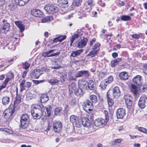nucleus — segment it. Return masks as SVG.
<instances>
[{"label": "nucleus", "mask_w": 147, "mask_h": 147, "mask_svg": "<svg viewBox=\"0 0 147 147\" xmlns=\"http://www.w3.org/2000/svg\"><path fill=\"white\" fill-rule=\"evenodd\" d=\"M31 108V113L34 119H39L42 116L46 115L45 108L42 104L33 105Z\"/></svg>", "instance_id": "1"}, {"label": "nucleus", "mask_w": 147, "mask_h": 147, "mask_svg": "<svg viewBox=\"0 0 147 147\" xmlns=\"http://www.w3.org/2000/svg\"><path fill=\"white\" fill-rule=\"evenodd\" d=\"M94 2L93 0H88L86 2V7L84 10L82 11V15L79 18L82 19V17H86L91 11L92 7L94 5Z\"/></svg>", "instance_id": "2"}, {"label": "nucleus", "mask_w": 147, "mask_h": 147, "mask_svg": "<svg viewBox=\"0 0 147 147\" xmlns=\"http://www.w3.org/2000/svg\"><path fill=\"white\" fill-rule=\"evenodd\" d=\"M104 113L105 115V119L102 118H98L96 119L94 122L95 125L96 127H102L105 125L107 124L109 120V117L108 115V112L104 111Z\"/></svg>", "instance_id": "3"}, {"label": "nucleus", "mask_w": 147, "mask_h": 147, "mask_svg": "<svg viewBox=\"0 0 147 147\" xmlns=\"http://www.w3.org/2000/svg\"><path fill=\"white\" fill-rule=\"evenodd\" d=\"M70 122L76 127H80L82 126V121L80 119L74 115H71L69 117Z\"/></svg>", "instance_id": "4"}, {"label": "nucleus", "mask_w": 147, "mask_h": 147, "mask_svg": "<svg viewBox=\"0 0 147 147\" xmlns=\"http://www.w3.org/2000/svg\"><path fill=\"white\" fill-rule=\"evenodd\" d=\"M44 9L47 12L49 13H57L59 10L58 8L57 7L50 4L46 5L44 7Z\"/></svg>", "instance_id": "5"}, {"label": "nucleus", "mask_w": 147, "mask_h": 147, "mask_svg": "<svg viewBox=\"0 0 147 147\" xmlns=\"http://www.w3.org/2000/svg\"><path fill=\"white\" fill-rule=\"evenodd\" d=\"M82 107L83 109L88 113H90L93 109L92 104L89 100H87L84 102L82 105Z\"/></svg>", "instance_id": "6"}, {"label": "nucleus", "mask_w": 147, "mask_h": 147, "mask_svg": "<svg viewBox=\"0 0 147 147\" xmlns=\"http://www.w3.org/2000/svg\"><path fill=\"white\" fill-rule=\"evenodd\" d=\"M29 121V117L27 114H23L21 117V123L22 127L25 129L28 126Z\"/></svg>", "instance_id": "7"}, {"label": "nucleus", "mask_w": 147, "mask_h": 147, "mask_svg": "<svg viewBox=\"0 0 147 147\" xmlns=\"http://www.w3.org/2000/svg\"><path fill=\"white\" fill-rule=\"evenodd\" d=\"M11 105L9 108L6 109L3 113V116L7 120H10L12 118V115L13 114V110L11 107Z\"/></svg>", "instance_id": "8"}, {"label": "nucleus", "mask_w": 147, "mask_h": 147, "mask_svg": "<svg viewBox=\"0 0 147 147\" xmlns=\"http://www.w3.org/2000/svg\"><path fill=\"white\" fill-rule=\"evenodd\" d=\"M3 23L2 28L0 29V33L2 34H5L9 30L10 24L8 23L7 21L4 20L2 21Z\"/></svg>", "instance_id": "9"}, {"label": "nucleus", "mask_w": 147, "mask_h": 147, "mask_svg": "<svg viewBox=\"0 0 147 147\" xmlns=\"http://www.w3.org/2000/svg\"><path fill=\"white\" fill-rule=\"evenodd\" d=\"M124 98L128 108L130 109L132 104V98L131 96L128 94L124 96Z\"/></svg>", "instance_id": "10"}, {"label": "nucleus", "mask_w": 147, "mask_h": 147, "mask_svg": "<svg viewBox=\"0 0 147 147\" xmlns=\"http://www.w3.org/2000/svg\"><path fill=\"white\" fill-rule=\"evenodd\" d=\"M62 124L59 121H54L53 122V127L54 131L56 132H59L62 129Z\"/></svg>", "instance_id": "11"}, {"label": "nucleus", "mask_w": 147, "mask_h": 147, "mask_svg": "<svg viewBox=\"0 0 147 147\" xmlns=\"http://www.w3.org/2000/svg\"><path fill=\"white\" fill-rule=\"evenodd\" d=\"M88 40L86 38H84L80 40H78L76 42V46L79 49L82 48L86 45Z\"/></svg>", "instance_id": "12"}, {"label": "nucleus", "mask_w": 147, "mask_h": 147, "mask_svg": "<svg viewBox=\"0 0 147 147\" xmlns=\"http://www.w3.org/2000/svg\"><path fill=\"white\" fill-rule=\"evenodd\" d=\"M55 51V49H52L49 50L47 52H44L42 53V56L44 57H48L59 55L60 53V52H58L51 54Z\"/></svg>", "instance_id": "13"}, {"label": "nucleus", "mask_w": 147, "mask_h": 147, "mask_svg": "<svg viewBox=\"0 0 147 147\" xmlns=\"http://www.w3.org/2000/svg\"><path fill=\"white\" fill-rule=\"evenodd\" d=\"M90 73L87 70H82L77 71L76 74V76L77 78L84 76L87 78L89 75Z\"/></svg>", "instance_id": "14"}, {"label": "nucleus", "mask_w": 147, "mask_h": 147, "mask_svg": "<svg viewBox=\"0 0 147 147\" xmlns=\"http://www.w3.org/2000/svg\"><path fill=\"white\" fill-rule=\"evenodd\" d=\"M141 78L142 77L140 76H136L133 79V82L131 84H134V85L138 86H141L142 83Z\"/></svg>", "instance_id": "15"}, {"label": "nucleus", "mask_w": 147, "mask_h": 147, "mask_svg": "<svg viewBox=\"0 0 147 147\" xmlns=\"http://www.w3.org/2000/svg\"><path fill=\"white\" fill-rule=\"evenodd\" d=\"M26 80H22L20 83V91L22 92L23 90L25 89L26 88H29L31 86L32 83L30 82H27L26 83V86H24Z\"/></svg>", "instance_id": "16"}, {"label": "nucleus", "mask_w": 147, "mask_h": 147, "mask_svg": "<svg viewBox=\"0 0 147 147\" xmlns=\"http://www.w3.org/2000/svg\"><path fill=\"white\" fill-rule=\"evenodd\" d=\"M31 14L36 17H43V13L40 10L37 9H33L31 11Z\"/></svg>", "instance_id": "17"}, {"label": "nucleus", "mask_w": 147, "mask_h": 147, "mask_svg": "<svg viewBox=\"0 0 147 147\" xmlns=\"http://www.w3.org/2000/svg\"><path fill=\"white\" fill-rule=\"evenodd\" d=\"M146 99V95H142L141 96L138 103V106L140 108L143 109L145 107V100Z\"/></svg>", "instance_id": "18"}, {"label": "nucleus", "mask_w": 147, "mask_h": 147, "mask_svg": "<svg viewBox=\"0 0 147 147\" xmlns=\"http://www.w3.org/2000/svg\"><path fill=\"white\" fill-rule=\"evenodd\" d=\"M126 114L125 110L123 108L118 109L116 112L117 117L119 119H122Z\"/></svg>", "instance_id": "19"}, {"label": "nucleus", "mask_w": 147, "mask_h": 147, "mask_svg": "<svg viewBox=\"0 0 147 147\" xmlns=\"http://www.w3.org/2000/svg\"><path fill=\"white\" fill-rule=\"evenodd\" d=\"M131 92L135 95H136L139 93L140 90V86L134 85V84H131Z\"/></svg>", "instance_id": "20"}, {"label": "nucleus", "mask_w": 147, "mask_h": 147, "mask_svg": "<svg viewBox=\"0 0 147 147\" xmlns=\"http://www.w3.org/2000/svg\"><path fill=\"white\" fill-rule=\"evenodd\" d=\"M82 124L83 125L86 127H89L91 125V122L88 119L85 117H82Z\"/></svg>", "instance_id": "21"}, {"label": "nucleus", "mask_w": 147, "mask_h": 147, "mask_svg": "<svg viewBox=\"0 0 147 147\" xmlns=\"http://www.w3.org/2000/svg\"><path fill=\"white\" fill-rule=\"evenodd\" d=\"M113 95L114 98H118L121 95V92L119 88L117 86L115 87L113 90Z\"/></svg>", "instance_id": "22"}, {"label": "nucleus", "mask_w": 147, "mask_h": 147, "mask_svg": "<svg viewBox=\"0 0 147 147\" xmlns=\"http://www.w3.org/2000/svg\"><path fill=\"white\" fill-rule=\"evenodd\" d=\"M82 34L83 32L81 30H78L76 32L74 33V34L72 36L71 39L74 41L76 39L81 37L82 35Z\"/></svg>", "instance_id": "23"}, {"label": "nucleus", "mask_w": 147, "mask_h": 147, "mask_svg": "<svg viewBox=\"0 0 147 147\" xmlns=\"http://www.w3.org/2000/svg\"><path fill=\"white\" fill-rule=\"evenodd\" d=\"M42 74V71H40V69H35L34 70V72L32 75V77L33 78H38L39 76Z\"/></svg>", "instance_id": "24"}, {"label": "nucleus", "mask_w": 147, "mask_h": 147, "mask_svg": "<svg viewBox=\"0 0 147 147\" xmlns=\"http://www.w3.org/2000/svg\"><path fill=\"white\" fill-rule=\"evenodd\" d=\"M15 23L18 27L20 29V32H22L24 30L25 26L22 24V22L21 21H16Z\"/></svg>", "instance_id": "25"}, {"label": "nucleus", "mask_w": 147, "mask_h": 147, "mask_svg": "<svg viewBox=\"0 0 147 147\" xmlns=\"http://www.w3.org/2000/svg\"><path fill=\"white\" fill-rule=\"evenodd\" d=\"M78 86L79 88L84 89H87V82L84 80H80L78 82Z\"/></svg>", "instance_id": "26"}, {"label": "nucleus", "mask_w": 147, "mask_h": 147, "mask_svg": "<svg viewBox=\"0 0 147 147\" xmlns=\"http://www.w3.org/2000/svg\"><path fill=\"white\" fill-rule=\"evenodd\" d=\"M119 76L121 80H127L129 77L127 73L125 71L120 73L119 74Z\"/></svg>", "instance_id": "27"}, {"label": "nucleus", "mask_w": 147, "mask_h": 147, "mask_svg": "<svg viewBox=\"0 0 147 147\" xmlns=\"http://www.w3.org/2000/svg\"><path fill=\"white\" fill-rule=\"evenodd\" d=\"M94 81L90 80H89L88 82L87 86V90H93L94 88Z\"/></svg>", "instance_id": "28"}, {"label": "nucleus", "mask_w": 147, "mask_h": 147, "mask_svg": "<svg viewBox=\"0 0 147 147\" xmlns=\"http://www.w3.org/2000/svg\"><path fill=\"white\" fill-rule=\"evenodd\" d=\"M83 89L79 88L76 89L74 92L75 94L79 96H82L84 94V92Z\"/></svg>", "instance_id": "29"}, {"label": "nucleus", "mask_w": 147, "mask_h": 147, "mask_svg": "<svg viewBox=\"0 0 147 147\" xmlns=\"http://www.w3.org/2000/svg\"><path fill=\"white\" fill-rule=\"evenodd\" d=\"M30 0H15V2L17 5L22 6L25 5Z\"/></svg>", "instance_id": "30"}, {"label": "nucleus", "mask_w": 147, "mask_h": 147, "mask_svg": "<svg viewBox=\"0 0 147 147\" xmlns=\"http://www.w3.org/2000/svg\"><path fill=\"white\" fill-rule=\"evenodd\" d=\"M83 51V49H80L75 51H73L71 55L74 57L80 55Z\"/></svg>", "instance_id": "31"}, {"label": "nucleus", "mask_w": 147, "mask_h": 147, "mask_svg": "<svg viewBox=\"0 0 147 147\" xmlns=\"http://www.w3.org/2000/svg\"><path fill=\"white\" fill-rule=\"evenodd\" d=\"M60 82L62 83L64 82L66 79L67 76V73L65 71H63L61 74Z\"/></svg>", "instance_id": "32"}, {"label": "nucleus", "mask_w": 147, "mask_h": 147, "mask_svg": "<svg viewBox=\"0 0 147 147\" xmlns=\"http://www.w3.org/2000/svg\"><path fill=\"white\" fill-rule=\"evenodd\" d=\"M69 91L70 93H71L75 91L76 89V85L75 83H73L68 86Z\"/></svg>", "instance_id": "33"}, {"label": "nucleus", "mask_w": 147, "mask_h": 147, "mask_svg": "<svg viewBox=\"0 0 147 147\" xmlns=\"http://www.w3.org/2000/svg\"><path fill=\"white\" fill-rule=\"evenodd\" d=\"M10 101V98L7 96H4L2 98V103L4 105L8 104Z\"/></svg>", "instance_id": "34"}, {"label": "nucleus", "mask_w": 147, "mask_h": 147, "mask_svg": "<svg viewBox=\"0 0 147 147\" xmlns=\"http://www.w3.org/2000/svg\"><path fill=\"white\" fill-rule=\"evenodd\" d=\"M40 100L42 102H45L49 100V97L47 94H42L41 96Z\"/></svg>", "instance_id": "35"}, {"label": "nucleus", "mask_w": 147, "mask_h": 147, "mask_svg": "<svg viewBox=\"0 0 147 147\" xmlns=\"http://www.w3.org/2000/svg\"><path fill=\"white\" fill-rule=\"evenodd\" d=\"M53 20V18L51 16H48L43 18L42 19V22L46 23L51 21Z\"/></svg>", "instance_id": "36"}, {"label": "nucleus", "mask_w": 147, "mask_h": 147, "mask_svg": "<svg viewBox=\"0 0 147 147\" xmlns=\"http://www.w3.org/2000/svg\"><path fill=\"white\" fill-rule=\"evenodd\" d=\"M66 37V36H61L58 37V38H55L53 40V42H56L57 41L61 42L65 39Z\"/></svg>", "instance_id": "37"}, {"label": "nucleus", "mask_w": 147, "mask_h": 147, "mask_svg": "<svg viewBox=\"0 0 147 147\" xmlns=\"http://www.w3.org/2000/svg\"><path fill=\"white\" fill-rule=\"evenodd\" d=\"M59 80L56 79L50 80L48 81V82L53 85L57 84L59 83Z\"/></svg>", "instance_id": "38"}, {"label": "nucleus", "mask_w": 147, "mask_h": 147, "mask_svg": "<svg viewBox=\"0 0 147 147\" xmlns=\"http://www.w3.org/2000/svg\"><path fill=\"white\" fill-rule=\"evenodd\" d=\"M98 51V50H93L88 54V56H90L91 57H93L97 55Z\"/></svg>", "instance_id": "39"}, {"label": "nucleus", "mask_w": 147, "mask_h": 147, "mask_svg": "<svg viewBox=\"0 0 147 147\" xmlns=\"http://www.w3.org/2000/svg\"><path fill=\"white\" fill-rule=\"evenodd\" d=\"M122 141V139H118L115 140L112 142L111 144L113 146L117 145L118 144L120 143Z\"/></svg>", "instance_id": "40"}, {"label": "nucleus", "mask_w": 147, "mask_h": 147, "mask_svg": "<svg viewBox=\"0 0 147 147\" xmlns=\"http://www.w3.org/2000/svg\"><path fill=\"white\" fill-rule=\"evenodd\" d=\"M46 109L47 113V116H50L51 113V106L49 105H48L46 107Z\"/></svg>", "instance_id": "41"}, {"label": "nucleus", "mask_w": 147, "mask_h": 147, "mask_svg": "<svg viewBox=\"0 0 147 147\" xmlns=\"http://www.w3.org/2000/svg\"><path fill=\"white\" fill-rule=\"evenodd\" d=\"M108 84L105 81H103L101 82L100 86L103 90H104L106 89V87Z\"/></svg>", "instance_id": "42"}, {"label": "nucleus", "mask_w": 147, "mask_h": 147, "mask_svg": "<svg viewBox=\"0 0 147 147\" xmlns=\"http://www.w3.org/2000/svg\"><path fill=\"white\" fill-rule=\"evenodd\" d=\"M21 98H16V100L14 101L13 105V108L15 109L16 107H17L21 101Z\"/></svg>", "instance_id": "43"}, {"label": "nucleus", "mask_w": 147, "mask_h": 147, "mask_svg": "<svg viewBox=\"0 0 147 147\" xmlns=\"http://www.w3.org/2000/svg\"><path fill=\"white\" fill-rule=\"evenodd\" d=\"M121 19L123 21H127L130 20L131 18L128 16L123 15L121 17Z\"/></svg>", "instance_id": "44"}, {"label": "nucleus", "mask_w": 147, "mask_h": 147, "mask_svg": "<svg viewBox=\"0 0 147 147\" xmlns=\"http://www.w3.org/2000/svg\"><path fill=\"white\" fill-rule=\"evenodd\" d=\"M30 63H28L27 62H25L22 64L23 67L24 69H28L30 67Z\"/></svg>", "instance_id": "45"}, {"label": "nucleus", "mask_w": 147, "mask_h": 147, "mask_svg": "<svg viewBox=\"0 0 147 147\" xmlns=\"http://www.w3.org/2000/svg\"><path fill=\"white\" fill-rule=\"evenodd\" d=\"M90 99L93 103H95L97 101L96 96L94 95H92L90 96Z\"/></svg>", "instance_id": "46"}, {"label": "nucleus", "mask_w": 147, "mask_h": 147, "mask_svg": "<svg viewBox=\"0 0 147 147\" xmlns=\"http://www.w3.org/2000/svg\"><path fill=\"white\" fill-rule=\"evenodd\" d=\"M58 3L59 4L67 5L68 4V0H57Z\"/></svg>", "instance_id": "47"}, {"label": "nucleus", "mask_w": 147, "mask_h": 147, "mask_svg": "<svg viewBox=\"0 0 147 147\" xmlns=\"http://www.w3.org/2000/svg\"><path fill=\"white\" fill-rule=\"evenodd\" d=\"M113 80V77L112 76H110L109 77L108 79H107L105 81L108 84L111 83Z\"/></svg>", "instance_id": "48"}, {"label": "nucleus", "mask_w": 147, "mask_h": 147, "mask_svg": "<svg viewBox=\"0 0 147 147\" xmlns=\"http://www.w3.org/2000/svg\"><path fill=\"white\" fill-rule=\"evenodd\" d=\"M62 108L61 107H59L56 108L55 110V115H58L59 114L60 112L62 111Z\"/></svg>", "instance_id": "49"}, {"label": "nucleus", "mask_w": 147, "mask_h": 147, "mask_svg": "<svg viewBox=\"0 0 147 147\" xmlns=\"http://www.w3.org/2000/svg\"><path fill=\"white\" fill-rule=\"evenodd\" d=\"M138 130L144 133L147 134V129L144 128L140 127L138 128Z\"/></svg>", "instance_id": "50"}, {"label": "nucleus", "mask_w": 147, "mask_h": 147, "mask_svg": "<svg viewBox=\"0 0 147 147\" xmlns=\"http://www.w3.org/2000/svg\"><path fill=\"white\" fill-rule=\"evenodd\" d=\"M7 77L10 78L11 79L13 78L14 76L13 73L11 71L9 72L7 75Z\"/></svg>", "instance_id": "51"}, {"label": "nucleus", "mask_w": 147, "mask_h": 147, "mask_svg": "<svg viewBox=\"0 0 147 147\" xmlns=\"http://www.w3.org/2000/svg\"><path fill=\"white\" fill-rule=\"evenodd\" d=\"M108 105L109 107H111L113 105V101L111 98H109L107 100Z\"/></svg>", "instance_id": "52"}, {"label": "nucleus", "mask_w": 147, "mask_h": 147, "mask_svg": "<svg viewBox=\"0 0 147 147\" xmlns=\"http://www.w3.org/2000/svg\"><path fill=\"white\" fill-rule=\"evenodd\" d=\"M82 0H74V3L76 6H78L81 4Z\"/></svg>", "instance_id": "53"}, {"label": "nucleus", "mask_w": 147, "mask_h": 147, "mask_svg": "<svg viewBox=\"0 0 147 147\" xmlns=\"http://www.w3.org/2000/svg\"><path fill=\"white\" fill-rule=\"evenodd\" d=\"M117 64V63L116 61H115V60L111 61V67H115Z\"/></svg>", "instance_id": "54"}, {"label": "nucleus", "mask_w": 147, "mask_h": 147, "mask_svg": "<svg viewBox=\"0 0 147 147\" xmlns=\"http://www.w3.org/2000/svg\"><path fill=\"white\" fill-rule=\"evenodd\" d=\"M76 103V100L74 99H73L71 100L70 102V104L71 106L75 105Z\"/></svg>", "instance_id": "55"}, {"label": "nucleus", "mask_w": 147, "mask_h": 147, "mask_svg": "<svg viewBox=\"0 0 147 147\" xmlns=\"http://www.w3.org/2000/svg\"><path fill=\"white\" fill-rule=\"evenodd\" d=\"M7 84L4 82L2 85L0 86V91L3 89L5 88Z\"/></svg>", "instance_id": "56"}, {"label": "nucleus", "mask_w": 147, "mask_h": 147, "mask_svg": "<svg viewBox=\"0 0 147 147\" xmlns=\"http://www.w3.org/2000/svg\"><path fill=\"white\" fill-rule=\"evenodd\" d=\"M49 71V69L46 68L45 67H42L41 68V70H40V71H42V73H43V71L48 72Z\"/></svg>", "instance_id": "57"}, {"label": "nucleus", "mask_w": 147, "mask_h": 147, "mask_svg": "<svg viewBox=\"0 0 147 147\" xmlns=\"http://www.w3.org/2000/svg\"><path fill=\"white\" fill-rule=\"evenodd\" d=\"M132 37L135 39H138L139 38L140 36L137 34H135L132 35Z\"/></svg>", "instance_id": "58"}, {"label": "nucleus", "mask_w": 147, "mask_h": 147, "mask_svg": "<svg viewBox=\"0 0 147 147\" xmlns=\"http://www.w3.org/2000/svg\"><path fill=\"white\" fill-rule=\"evenodd\" d=\"M98 3V4L101 6L104 7L105 6V3H102V1L101 0H99Z\"/></svg>", "instance_id": "59"}, {"label": "nucleus", "mask_w": 147, "mask_h": 147, "mask_svg": "<svg viewBox=\"0 0 147 147\" xmlns=\"http://www.w3.org/2000/svg\"><path fill=\"white\" fill-rule=\"evenodd\" d=\"M11 79L10 78H7V77H6L5 80H4V82H5L6 84H7V83L10 81Z\"/></svg>", "instance_id": "60"}, {"label": "nucleus", "mask_w": 147, "mask_h": 147, "mask_svg": "<svg viewBox=\"0 0 147 147\" xmlns=\"http://www.w3.org/2000/svg\"><path fill=\"white\" fill-rule=\"evenodd\" d=\"M96 41L95 38H94L92 40L90 41V45L92 46L94 44V43Z\"/></svg>", "instance_id": "61"}, {"label": "nucleus", "mask_w": 147, "mask_h": 147, "mask_svg": "<svg viewBox=\"0 0 147 147\" xmlns=\"http://www.w3.org/2000/svg\"><path fill=\"white\" fill-rule=\"evenodd\" d=\"M100 45L99 44H96L94 46V50H98V48L99 47Z\"/></svg>", "instance_id": "62"}, {"label": "nucleus", "mask_w": 147, "mask_h": 147, "mask_svg": "<svg viewBox=\"0 0 147 147\" xmlns=\"http://www.w3.org/2000/svg\"><path fill=\"white\" fill-rule=\"evenodd\" d=\"M112 35V34H107L106 35V36L107 37V40H110V41H111L112 40H111V37Z\"/></svg>", "instance_id": "63"}, {"label": "nucleus", "mask_w": 147, "mask_h": 147, "mask_svg": "<svg viewBox=\"0 0 147 147\" xmlns=\"http://www.w3.org/2000/svg\"><path fill=\"white\" fill-rule=\"evenodd\" d=\"M35 45L36 48H39L40 45V42L38 41H37L35 42Z\"/></svg>", "instance_id": "64"}]
</instances>
